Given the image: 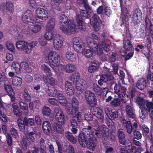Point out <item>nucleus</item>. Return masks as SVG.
<instances>
[{
  "label": "nucleus",
  "mask_w": 153,
  "mask_h": 153,
  "mask_svg": "<svg viewBox=\"0 0 153 153\" xmlns=\"http://www.w3.org/2000/svg\"><path fill=\"white\" fill-rule=\"evenodd\" d=\"M22 20L25 23L28 22L32 23L33 22H38L36 17H34L33 12L30 10H27L24 14L22 17Z\"/></svg>",
  "instance_id": "nucleus-7"
},
{
  "label": "nucleus",
  "mask_w": 153,
  "mask_h": 153,
  "mask_svg": "<svg viewBox=\"0 0 153 153\" xmlns=\"http://www.w3.org/2000/svg\"><path fill=\"white\" fill-rule=\"evenodd\" d=\"M16 46L17 48L26 54L30 53V49L28 47V43L25 41H19L16 43Z\"/></svg>",
  "instance_id": "nucleus-12"
},
{
  "label": "nucleus",
  "mask_w": 153,
  "mask_h": 153,
  "mask_svg": "<svg viewBox=\"0 0 153 153\" xmlns=\"http://www.w3.org/2000/svg\"><path fill=\"white\" fill-rule=\"evenodd\" d=\"M10 30L14 34V35L18 38L22 36L21 30L20 28L16 26L11 27L10 28Z\"/></svg>",
  "instance_id": "nucleus-28"
},
{
  "label": "nucleus",
  "mask_w": 153,
  "mask_h": 153,
  "mask_svg": "<svg viewBox=\"0 0 153 153\" xmlns=\"http://www.w3.org/2000/svg\"><path fill=\"white\" fill-rule=\"evenodd\" d=\"M85 99L88 104L92 107L96 101V97L94 93L90 91H86L85 93Z\"/></svg>",
  "instance_id": "nucleus-8"
},
{
  "label": "nucleus",
  "mask_w": 153,
  "mask_h": 153,
  "mask_svg": "<svg viewBox=\"0 0 153 153\" xmlns=\"http://www.w3.org/2000/svg\"><path fill=\"white\" fill-rule=\"evenodd\" d=\"M35 135H40V133H39L38 134L36 133V131H34V132L31 131L27 134L26 135V136L27 140H30L31 142H34L36 141L34 137Z\"/></svg>",
  "instance_id": "nucleus-39"
},
{
  "label": "nucleus",
  "mask_w": 153,
  "mask_h": 153,
  "mask_svg": "<svg viewBox=\"0 0 153 153\" xmlns=\"http://www.w3.org/2000/svg\"><path fill=\"white\" fill-rule=\"evenodd\" d=\"M25 125L26 126H28L29 125L30 126H33L35 125V123L33 119L29 118L26 120L25 118H24Z\"/></svg>",
  "instance_id": "nucleus-54"
},
{
  "label": "nucleus",
  "mask_w": 153,
  "mask_h": 153,
  "mask_svg": "<svg viewBox=\"0 0 153 153\" xmlns=\"http://www.w3.org/2000/svg\"><path fill=\"white\" fill-rule=\"evenodd\" d=\"M90 110L92 114L100 120L101 122H104V114L100 108L95 107H91Z\"/></svg>",
  "instance_id": "nucleus-11"
},
{
  "label": "nucleus",
  "mask_w": 153,
  "mask_h": 153,
  "mask_svg": "<svg viewBox=\"0 0 153 153\" xmlns=\"http://www.w3.org/2000/svg\"><path fill=\"white\" fill-rule=\"evenodd\" d=\"M22 80L20 77H15L12 80V85L15 86H19L21 85Z\"/></svg>",
  "instance_id": "nucleus-44"
},
{
  "label": "nucleus",
  "mask_w": 153,
  "mask_h": 153,
  "mask_svg": "<svg viewBox=\"0 0 153 153\" xmlns=\"http://www.w3.org/2000/svg\"><path fill=\"white\" fill-rule=\"evenodd\" d=\"M123 45V48L126 51H129L132 49L133 46L130 40L126 38L124 39Z\"/></svg>",
  "instance_id": "nucleus-31"
},
{
  "label": "nucleus",
  "mask_w": 153,
  "mask_h": 153,
  "mask_svg": "<svg viewBox=\"0 0 153 153\" xmlns=\"http://www.w3.org/2000/svg\"><path fill=\"white\" fill-rule=\"evenodd\" d=\"M142 14L140 10L139 9H135L132 17L134 23L136 24L140 22L142 20Z\"/></svg>",
  "instance_id": "nucleus-16"
},
{
  "label": "nucleus",
  "mask_w": 153,
  "mask_h": 153,
  "mask_svg": "<svg viewBox=\"0 0 153 153\" xmlns=\"http://www.w3.org/2000/svg\"><path fill=\"white\" fill-rule=\"evenodd\" d=\"M57 94V97L59 103L62 105H65L66 104V101L64 95L58 92Z\"/></svg>",
  "instance_id": "nucleus-47"
},
{
  "label": "nucleus",
  "mask_w": 153,
  "mask_h": 153,
  "mask_svg": "<svg viewBox=\"0 0 153 153\" xmlns=\"http://www.w3.org/2000/svg\"><path fill=\"white\" fill-rule=\"evenodd\" d=\"M23 95L24 99L26 101L28 102L31 100V96L27 91L25 90L23 93Z\"/></svg>",
  "instance_id": "nucleus-52"
},
{
  "label": "nucleus",
  "mask_w": 153,
  "mask_h": 153,
  "mask_svg": "<svg viewBox=\"0 0 153 153\" xmlns=\"http://www.w3.org/2000/svg\"><path fill=\"white\" fill-rule=\"evenodd\" d=\"M28 28L29 29L27 33H30V31L34 33H37L41 29L40 26L37 25L33 24V23H31V24H30L28 26Z\"/></svg>",
  "instance_id": "nucleus-30"
},
{
  "label": "nucleus",
  "mask_w": 153,
  "mask_h": 153,
  "mask_svg": "<svg viewBox=\"0 0 153 153\" xmlns=\"http://www.w3.org/2000/svg\"><path fill=\"white\" fill-rule=\"evenodd\" d=\"M46 80L52 86L56 85L57 83L56 80L52 77L46 78Z\"/></svg>",
  "instance_id": "nucleus-55"
},
{
  "label": "nucleus",
  "mask_w": 153,
  "mask_h": 153,
  "mask_svg": "<svg viewBox=\"0 0 153 153\" xmlns=\"http://www.w3.org/2000/svg\"><path fill=\"white\" fill-rule=\"evenodd\" d=\"M67 112L69 114H71L73 117L76 116V110H74L73 108L71 107L67 109Z\"/></svg>",
  "instance_id": "nucleus-63"
},
{
  "label": "nucleus",
  "mask_w": 153,
  "mask_h": 153,
  "mask_svg": "<svg viewBox=\"0 0 153 153\" xmlns=\"http://www.w3.org/2000/svg\"><path fill=\"white\" fill-rule=\"evenodd\" d=\"M145 97L146 96L144 94L140 93L136 99V102L139 105L140 109H141L142 108V107L143 106L147 100L144 99Z\"/></svg>",
  "instance_id": "nucleus-19"
},
{
  "label": "nucleus",
  "mask_w": 153,
  "mask_h": 153,
  "mask_svg": "<svg viewBox=\"0 0 153 153\" xmlns=\"http://www.w3.org/2000/svg\"><path fill=\"white\" fill-rule=\"evenodd\" d=\"M136 87L139 89L142 90L146 87V80L143 78L138 80L136 84Z\"/></svg>",
  "instance_id": "nucleus-29"
},
{
  "label": "nucleus",
  "mask_w": 153,
  "mask_h": 153,
  "mask_svg": "<svg viewBox=\"0 0 153 153\" xmlns=\"http://www.w3.org/2000/svg\"><path fill=\"white\" fill-rule=\"evenodd\" d=\"M77 55L73 52L68 51L65 53V57L66 59L71 62H75L77 59Z\"/></svg>",
  "instance_id": "nucleus-23"
},
{
  "label": "nucleus",
  "mask_w": 153,
  "mask_h": 153,
  "mask_svg": "<svg viewBox=\"0 0 153 153\" xmlns=\"http://www.w3.org/2000/svg\"><path fill=\"white\" fill-rule=\"evenodd\" d=\"M111 104L114 107L119 106L120 104V100L118 98L115 99L111 102Z\"/></svg>",
  "instance_id": "nucleus-61"
},
{
  "label": "nucleus",
  "mask_w": 153,
  "mask_h": 153,
  "mask_svg": "<svg viewBox=\"0 0 153 153\" xmlns=\"http://www.w3.org/2000/svg\"><path fill=\"white\" fill-rule=\"evenodd\" d=\"M42 112L44 115L47 116H49L51 113L50 109L47 106H45L43 108Z\"/></svg>",
  "instance_id": "nucleus-56"
},
{
  "label": "nucleus",
  "mask_w": 153,
  "mask_h": 153,
  "mask_svg": "<svg viewBox=\"0 0 153 153\" xmlns=\"http://www.w3.org/2000/svg\"><path fill=\"white\" fill-rule=\"evenodd\" d=\"M146 25L147 28L148 30L151 34V37L153 38V25H152L150 21L147 17L145 19Z\"/></svg>",
  "instance_id": "nucleus-32"
},
{
  "label": "nucleus",
  "mask_w": 153,
  "mask_h": 153,
  "mask_svg": "<svg viewBox=\"0 0 153 153\" xmlns=\"http://www.w3.org/2000/svg\"><path fill=\"white\" fill-rule=\"evenodd\" d=\"M98 68V66L97 65H96V66L90 65L88 68V71L90 73H94L96 71Z\"/></svg>",
  "instance_id": "nucleus-64"
},
{
  "label": "nucleus",
  "mask_w": 153,
  "mask_h": 153,
  "mask_svg": "<svg viewBox=\"0 0 153 153\" xmlns=\"http://www.w3.org/2000/svg\"><path fill=\"white\" fill-rule=\"evenodd\" d=\"M63 38L60 35H56L53 41V44L54 48L57 50H61L63 46Z\"/></svg>",
  "instance_id": "nucleus-9"
},
{
  "label": "nucleus",
  "mask_w": 153,
  "mask_h": 153,
  "mask_svg": "<svg viewBox=\"0 0 153 153\" xmlns=\"http://www.w3.org/2000/svg\"><path fill=\"white\" fill-rule=\"evenodd\" d=\"M86 43L88 47L95 52L99 56L102 55L103 60L106 59V57L103 53V50L107 52L110 51V47L107 44L106 42H102L98 45L94 41V39L90 37H87L86 39Z\"/></svg>",
  "instance_id": "nucleus-1"
},
{
  "label": "nucleus",
  "mask_w": 153,
  "mask_h": 153,
  "mask_svg": "<svg viewBox=\"0 0 153 153\" xmlns=\"http://www.w3.org/2000/svg\"><path fill=\"white\" fill-rule=\"evenodd\" d=\"M47 92L49 96L52 97H55L58 93L56 90L53 88H48Z\"/></svg>",
  "instance_id": "nucleus-49"
},
{
  "label": "nucleus",
  "mask_w": 153,
  "mask_h": 153,
  "mask_svg": "<svg viewBox=\"0 0 153 153\" xmlns=\"http://www.w3.org/2000/svg\"><path fill=\"white\" fill-rule=\"evenodd\" d=\"M80 75L78 73H75L72 75L69 79L74 83L77 84L81 80H80Z\"/></svg>",
  "instance_id": "nucleus-41"
},
{
  "label": "nucleus",
  "mask_w": 153,
  "mask_h": 153,
  "mask_svg": "<svg viewBox=\"0 0 153 153\" xmlns=\"http://www.w3.org/2000/svg\"><path fill=\"white\" fill-rule=\"evenodd\" d=\"M36 14L37 16L36 17L38 20V19L45 21L48 18V14L47 11L44 9L41 8H38L36 10Z\"/></svg>",
  "instance_id": "nucleus-10"
},
{
  "label": "nucleus",
  "mask_w": 153,
  "mask_h": 153,
  "mask_svg": "<svg viewBox=\"0 0 153 153\" xmlns=\"http://www.w3.org/2000/svg\"><path fill=\"white\" fill-rule=\"evenodd\" d=\"M143 108L147 113H149L151 119H153V102L147 100Z\"/></svg>",
  "instance_id": "nucleus-14"
},
{
  "label": "nucleus",
  "mask_w": 153,
  "mask_h": 153,
  "mask_svg": "<svg viewBox=\"0 0 153 153\" xmlns=\"http://www.w3.org/2000/svg\"><path fill=\"white\" fill-rule=\"evenodd\" d=\"M141 150L139 149H136L134 146H131L129 149H128V152L130 153H140Z\"/></svg>",
  "instance_id": "nucleus-59"
},
{
  "label": "nucleus",
  "mask_w": 153,
  "mask_h": 153,
  "mask_svg": "<svg viewBox=\"0 0 153 153\" xmlns=\"http://www.w3.org/2000/svg\"><path fill=\"white\" fill-rule=\"evenodd\" d=\"M73 47L75 50L78 53H82L85 57L89 58L93 55L94 51L91 49H85L83 50V46L82 41L78 38H75L73 39Z\"/></svg>",
  "instance_id": "nucleus-2"
},
{
  "label": "nucleus",
  "mask_w": 153,
  "mask_h": 153,
  "mask_svg": "<svg viewBox=\"0 0 153 153\" xmlns=\"http://www.w3.org/2000/svg\"><path fill=\"white\" fill-rule=\"evenodd\" d=\"M19 103L20 108L23 110H27L28 109L27 104L24 102L22 100L19 101Z\"/></svg>",
  "instance_id": "nucleus-51"
},
{
  "label": "nucleus",
  "mask_w": 153,
  "mask_h": 153,
  "mask_svg": "<svg viewBox=\"0 0 153 153\" xmlns=\"http://www.w3.org/2000/svg\"><path fill=\"white\" fill-rule=\"evenodd\" d=\"M17 123L20 130L22 131H24L25 129V121L22 120L21 118H19L17 120Z\"/></svg>",
  "instance_id": "nucleus-45"
},
{
  "label": "nucleus",
  "mask_w": 153,
  "mask_h": 153,
  "mask_svg": "<svg viewBox=\"0 0 153 153\" xmlns=\"http://www.w3.org/2000/svg\"><path fill=\"white\" fill-rule=\"evenodd\" d=\"M27 138L25 137H23L21 140V145L24 151L26 150L27 149Z\"/></svg>",
  "instance_id": "nucleus-48"
},
{
  "label": "nucleus",
  "mask_w": 153,
  "mask_h": 153,
  "mask_svg": "<svg viewBox=\"0 0 153 153\" xmlns=\"http://www.w3.org/2000/svg\"><path fill=\"white\" fill-rule=\"evenodd\" d=\"M48 57L51 67H57L59 65L60 56L56 52L51 51L49 53Z\"/></svg>",
  "instance_id": "nucleus-5"
},
{
  "label": "nucleus",
  "mask_w": 153,
  "mask_h": 153,
  "mask_svg": "<svg viewBox=\"0 0 153 153\" xmlns=\"http://www.w3.org/2000/svg\"><path fill=\"white\" fill-rule=\"evenodd\" d=\"M71 103L72 107L76 109L78 108L79 103L77 99L75 97H73L72 99Z\"/></svg>",
  "instance_id": "nucleus-53"
},
{
  "label": "nucleus",
  "mask_w": 153,
  "mask_h": 153,
  "mask_svg": "<svg viewBox=\"0 0 153 153\" xmlns=\"http://www.w3.org/2000/svg\"><path fill=\"white\" fill-rule=\"evenodd\" d=\"M78 27L75 25L74 21L71 20L69 22H68L65 26L63 25H62L60 26V29L64 32L66 33L74 34L77 31Z\"/></svg>",
  "instance_id": "nucleus-4"
},
{
  "label": "nucleus",
  "mask_w": 153,
  "mask_h": 153,
  "mask_svg": "<svg viewBox=\"0 0 153 153\" xmlns=\"http://www.w3.org/2000/svg\"><path fill=\"white\" fill-rule=\"evenodd\" d=\"M65 136L66 138L72 143L75 144L76 142V138L69 131H66L65 133Z\"/></svg>",
  "instance_id": "nucleus-36"
},
{
  "label": "nucleus",
  "mask_w": 153,
  "mask_h": 153,
  "mask_svg": "<svg viewBox=\"0 0 153 153\" xmlns=\"http://www.w3.org/2000/svg\"><path fill=\"white\" fill-rule=\"evenodd\" d=\"M71 20L68 19L67 17L64 14H62L60 15L59 17V22L60 23V27L62 25L65 26L68 22H69Z\"/></svg>",
  "instance_id": "nucleus-38"
},
{
  "label": "nucleus",
  "mask_w": 153,
  "mask_h": 153,
  "mask_svg": "<svg viewBox=\"0 0 153 153\" xmlns=\"http://www.w3.org/2000/svg\"><path fill=\"white\" fill-rule=\"evenodd\" d=\"M42 128L44 133L46 134H49L51 129V125L48 121H45L42 125Z\"/></svg>",
  "instance_id": "nucleus-34"
},
{
  "label": "nucleus",
  "mask_w": 153,
  "mask_h": 153,
  "mask_svg": "<svg viewBox=\"0 0 153 153\" xmlns=\"http://www.w3.org/2000/svg\"><path fill=\"white\" fill-rule=\"evenodd\" d=\"M113 79V77L109 75H102L100 77V79L99 80L98 83L100 85H102L103 83H105L107 81L111 80Z\"/></svg>",
  "instance_id": "nucleus-24"
},
{
  "label": "nucleus",
  "mask_w": 153,
  "mask_h": 153,
  "mask_svg": "<svg viewBox=\"0 0 153 153\" xmlns=\"http://www.w3.org/2000/svg\"><path fill=\"white\" fill-rule=\"evenodd\" d=\"M62 125L59 124L57 123H54L53 126V129L54 131L58 133L62 134L64 132V129Z\"/></svg>",
  "instance_id": "nucleus-37"
},
{
  "label": "nucleus",
  "mask_w": 153,
  "mask_h": 153,
  "mask_svg": "<svg viewBox=\"0 0 153 153\" xmlns=\"http://www.w3.org/2000/svg\"><path fill=\"white\" fill-rule=\"evenodd\" d=\"M13 69L15 71L16 73H19L21 72V67L19 63L16 62H13L11 65Z\"/></svg>",
  "instance_id": "nucleus-43"
},
{
  "label": "nucleus",
  "mask_w": 153,
  "mask_h": 153,
  "mask_svg": "<svg viewBox=\"0 0 153 153\" xmlns=\"http://www.w3.org/2000/svg\"><path fill=\"white\" fill-rule=\"evenodd\" d=\"M56 20L54 19L51 18L46 26V30L47 31H51L54 28Z\"/></svg>",
  "instance_id": "nucleus-35"
},
{
  "label": "nucleus",
  "mask_w": 153,
  "mask_h": 153,
  "mask_svg": "<svg viewBox=\"0 0 153 153\" xmlns=\"http://www.w3.org/2000/svg\"><path fill=\"white\" fill-rule=\"evenodd\" d=\"M41 68L42 70L49 76H51L52 74L51 72L50 69L48 66V65L45 64L41 65Z\"/></svg>",
  "instance_id": "nucleus-40"
},
{
  "label": "nucleus",
  "mask_w": 153,
  "mask_h": 153,
  "mask_svg": "<svg viewBox=\"0 0 153 153\" xmlns=\"http://www.w3.org/2000/svg\"><path fill=\"white\" fill-rule=\"evenodd\" d=\"M65 71L68 73H71L77 69L76 66L73 64L69 63L64 67Z\"/></svg>",
  "instance_id": "nucleus-27"
},
{
  "label": "nucleus",
  "mask_w": 153,
  "mask_h": 153,
  "mask_svg": "<svg viewBox=\"0 0 153 153\" xmlns=\"http://www.w3.org/2000/svg\"><path fill=\"white\" fill-rule=\"evenodd\" d=\"M91 133H94L93 128L89 126L87 128H83L82 132L79 134L78 140L80 144L83 147H86L88 139L92 136Z\"/></svg>",
  "instance_id": "nucleus-3"
},
{
  "label": "nucleus",
  "mask_w": 153,
  "mask_h": 153,
  "mask_svg": "<svg viewBox=\"0 0 153 153\" xmlns=\"http://www.w3.org/2000/svg\"><path fill=\"white\" fill-rule=\"evenodd\" d=\"M65 90L66 93L69 95H73L75 92V90L71 83L68 81H66L65 83Z\"/></svg>",
  "instance_id": "nucleus-20"
},
{
  "label": "nucleus",
  "mask_w": 153,
  "mask_h": 153,
  "mask_svg": "<svg viewBox=\"0 0 153 153\" xmlns=\"http://www.w3.org/2000/svg\"><path fill=\"white\" fill-rule=\"evenodd\" d=\"M0 10L3 11H8L12 13L14 10L13 5L11 2L3 3L0 6Z\"/></svg>",
  "instance_id": "nucleus-17"
},
{
  "label": "nucleus",
  "mask_w": 153,
  "mask_h": 153,
  "mask_svg": "<svg viewBox=\"0 0 153 153\" xmlns=\"http://www.w3.org/2000/svg\"><path fill=\"white\" fill-rule=\"evenodd\" d=\"M53 34L51 31H47L45 35V38L48 40H51L53 38Z\"/></svg>",
  "instance_id": "nucleus-60"
},
{
  "label": "nucleus",
  "mask_w": 153,
  "mask_h": 153,
  "mask_svg": "<svg viewBox=\"0 0 153 153\" xmlns=\"http://www.w3.org/2000/svg\"><path fill=\"white\" fill-rule=\"evenodd\" d=\"M140 31L142 33L141 37L142 38H145L146 36V27L144 25H141L140 28Z\"/></svg>",
  "instance_id": "nucleus-58"
},
{
  "label": "nucleus",
  "mask_w": 153,
  "mask_h": 153,
  "mask_svg": "<svg viewBox=\"0 0 153 153\" xmlns=\"http://www.w3.org/2000/svg\"><path fill=\"white\" fill-rule=\"evenodd\" d=\"M91 135L92 137L88 139L86 147H89L90 149L93 150L96 146L97 140L96 138L94 137V133H91Z\"/></svg>",
  "instance_id": "nucleus-18"
},
{
  "label": "nucleus",
  "mask_w": 153,
  "mask_h": 153,
  "mask_svg": "<svg viewBox=\"0 0 153 153\" xmlns=\"http://www.w3.org/2000/svg\"><path fill=\"white\" fill-rule=\"evenodd\" d=\"M118 137L120 143L124 145L126 143L125 134L122 128H120L117 131Z\"/></svg>",
  "instance_id": "nucleus-26"
},
{
  "label": "nucleus",
  "mask_w": 153,
  "mask_h": 153,
  "mask_svg": "<svg viewBox=\"0 0 153 153\" xmlns=\"http://www.w3.org/2000/svg\"><path fill=\"white\" fill-rule=\"evenodd\" d=\"M92 90L97 95L106 96L108 93V89L106 87L100 88L97 84H94L93 86Z\"/></svg>",
  "instance_id": "nucleus-13"
},
{
  "label": "nucleus",
  "mask_w": 153,
  "mask_h": 153,
  "mask_svg": "<svg viewBox=\"0 0 153 153\" xmlns=\"http://www.w3.org/2000/svg\"><path fill=\"white\" fill-rule=\"evenodd\" d=\"M95 134L98 137H100L103 134L105 133V131L104 128L101 126H99L95 129Z\"/></svg>",
  "instance_id": "nucleus-42"
},
{
  "label": "nucleus",
  "mask_w": 153,
  "mask_h": 153,
  "mask_svg": "<svg viewBox=\"0 0 153 153\" xmlns=\"http://www.w3.org/2000/svg\"><path fill=\"white\" fill-rule=\"evenodd\" d=\"M55 119L59 124L63 125L65 123L66 118L62 109L59 106L55 108Z\"/></svg>",
  "instance_id": "nucleus-6"
},
{
  "label": "nucleus",
  "mask_w": 153,
  "mask_h": 153,
  "mask_svg": "<svg viewBox=\"0 0 153 153\" xmlns=\"http://www.w3.org/2000/svg\"><path fill=\"white\" fill-rule=\"evenodd\" d=\"M87 10H82L80 11V16L86 18H90L91 16L90 13L91 12V11H88L89 12L87 11Z\"/></svg>",
  "instance_id": "nucleus-50"
},
{
  "label": "nucleus",
  "mask_w": 153,
  "mask_h": 153,
  "mask_svg": "<svg viewBox=\"0 0 153 153\" xmlns=\"http://www.w3.org/2000/svg\"><path fill=\"white\" fill-rule=\"evenodd\" d=\"M5 111L4 108H0V119L4 123L7 122V117L5 114Z\"/></svg>",
  "instance_id": "nucleus-46"
},
{
  "label": "nucleus",
  "mask_w": 153,
  "mask_h": 153,
  "mask_svg": "<svg viewBox=\"0 0 153 153\" xmlns=\"http://www.w3.org/2000/svg\"><path fill=\"white\" fill-rule=\"evenodd\" d=\"M125 110L126 113L128 117L131 118H134L135 114L133 107L130 105L128 104L125 106Z\"/></svg>",
  "instance_id": "nucleus-22"
},
{
  "label": "nucleus",
  "mask_w": 153,
  "mask_h": 153,
  "mask_svg": "<svg viewBox=\"0 0 153 153\" xmlns=\"http://www.w3.org/2000/svg\"><path fill=\"white\" fill-rule=\"evenodd\" d=\"M85 86V82L83 79L81 80L79 82L75 84L76 91L77 95H80L83 92Z\"/></svg>",
  "instance_id": "nucleus-15"
},
{
  "label": "nucleus",
  "mask_w": 153,
  "mask_h": 153,
  "mask_svg": "<svg viewBox=\"0 0 153 153\" xmlns=\"http://www.w3.org/2000/svg\"><path fill=\"white\" fill-rule=\"evenodd\" d=\"M111 84V88L113 89L114 88V92L117 94L118 97L120 98L121 97V86L120 85H119L116 83H115L114 82L112 83V82L110 83Z\"/></svg>",
  "instance_id": "nucleus-25"
},
{
  "label": "nucleus",
  "mask_w": 153,
  "mask_h": 153,
  "mask_svg": "<svg viewBox=\"0 0 153 153\" xmlns=\"http://www.w3.org/2000/svg\"><path fill=\"white\" fill-rule=\"evenodd\" d=\"M6 45L7 48L11 52H13L14 51V46L13 43L10 42H7L6 43Z\"/></svg>",
  "instance_id": "nucleus-57"
},
{
  "label": "nucleus",
  "mask_w": 153,
  "mask_h": 153,
  "mask_svg": "<svg viewBox=\"0 0 153 153\" xmlns=\"http://www.w3.org/2000/svg\"><path fill=\"white\" fill-rule=\"evenodd\" d=\"M4 86L5 91L8 94H10L11 93H12V92H14L10 85H6V84H4Z\"/></svg>",
  "instance_id": "nucleus-62"
},
{
  "label": "nucleus",
  "mask_w": 153,
  "mask_h": 153,
  "mask_svg": "<svg viewBox=\"0 0 153 153\" xmlns=\"http://www.w3.org/2000/svg\"><path fill=\"white\" fill-rule=\"evenodd\" d=\"M76 20L78 25V27L81 30H85V27L82 17L79 15L77 16Z\"/></svg>",
  "instance_id": "nucleus-33"
},
{
  "label": "nucleus",
  "mask_w": 153,
  "mask_h": 153,
  "mask_svg": "<svg viewBox=\"0 0 153 153\" xmlns=\"http://www.w3.org/2000/svg\"><path fill=\"white\" fill-rule=\"evenodd\" d=\"M121 123L123 126L125 128L127 132L129 134L131 133V122L127 120L125 118H123L121 120Z\"/></svg>",
  "instance_id": "nucleus-21"
}]
</instances>
